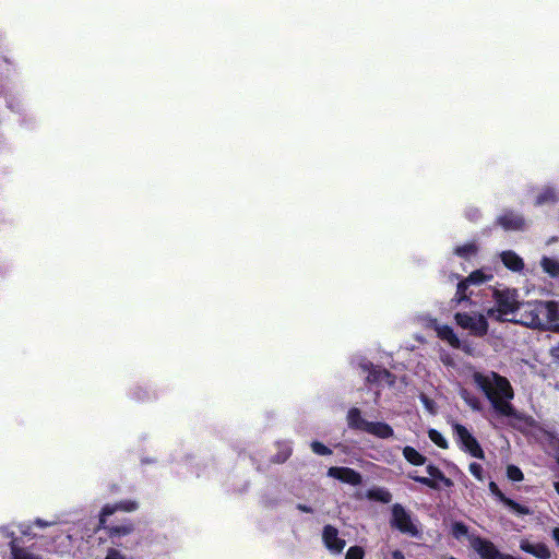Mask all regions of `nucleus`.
I'll return each instance as SVG.
<instances>
[{
    "mask_svg": "<svg viewBox=\"0 0 559 559\" xmlns=\"http://www.w3.org/2000/svg\"><path fill=\"white\" fill-rule=\"evenodd\" d=\"M490 492L504 506L510 508L513 512L520 515H528L532 513L531 509L526 506L520 504L519 502L508 498L499 488V486L495 481L489 483Z\"/></svg>",
    "mask_w": 559,
    "mask_h": 559,
    "instance_id": "nucleus-14",
    "label": "nucleus"
},
{
    "mask_svg": "<svg viewBox=\"0 0 559 559\" xmlns=\"http://www.w3.org/2000/svg\"><path fill=\"white\" fill-rule=\"evenodd\" d=\"M105 559H127V558L116 548H109Z\"/></svg>",
    "mask_w": 559,
    "mask_h": 559,
    "instance_id": "nucleus-36",
    "label": "nucleus"
},
{
    "mask_svg": "<svg viewBox=\"0 0 559 559\" xmlns=\"http://www.w3.org/2000/svg\"><path fill=\"white\" fill-rule=\"evenodd\" d=\"M426 472L430 477L419 476L417 475V472H409L407 477L433 490L440 489L439 483H441L445 488L454 486L453 480L447 477L438 466L430 463L426 466Z\"/></svg>",
    "mask_w": 559,
    "mask_h": 559,
    "instance_id": "nucleus-6",
    "label": "nucleus"
},
{
    "mask_svg": "<svg viewBox=\"0 0 559 559\" xmlns=\"http://www.w3.org/2000/svg\"><path fill=\"white\" fill-rule=\"evenodd\" d=\"M557 202V194L554 188H544L535 199V205L554 204Z\"/></svg>",
    "mask_w": 559,
    "mask_h": 559,
    "instance_id": "nucleus-21",
    "label": "nucleus"
},
{
    "mask_svg": "<svg viewBox=\"0 0 559 559\" xmlns=\"http://www.w3.org/2000/svg\"><path fill=\"white\" fill-rule=\"evenodd\" d=\"M492 278V275L489 274H485L481 270H476V271H473L467 277H465L464 280L469 284V285H479V284H483L485 282H488Z\"/></svg>",
    "mask_w": 559,
    "mask_h": 559,
    "instance_id": "nucleus-27",
    "label": "nucleus"
},
{
    "mask_svg": "<svg viewBox=\"0 0 559 559\" xmlns=\"http://www.w3.org/2000/svg\"><path fill=\"white\" fill-rule=\"evenodd\" d=\"M436 332L438 337L447 342L452 348L462 349L466 354H471L469 346L467 344L462 343V341L457 337V335L454 333L453 329L450 325L443 324L437 326Z\"/></svg>",
    "mask_w": 559,
    "mask_h": 559,
    "instance_id": "nucleus-15",
    "label": "nucleus"
},
{
    "mask_svg": "<svg viewBox=\"0 0 559 559\" xmlns=\"http://www.w3.org/2000/svg\"><path fill=\"white\" fill-rule=\"evenodd\" d=\"M550 356L555 359V360H559V344L556 345V346H552L550 348Z\"/></svg>",
    "mask_w": 559,
    "mask_h": 559,
    "instance_id": "nucleus-39",
    "label": "nucleus"
},
{
    "mask_svg": "<svg viewBox=\"0 0 559 559\" xmlns=\"http://www.w3.org/2000/svg\"><path fill=\"white\" fill-rule=\"evenodd\" d=\"M11 559H43L40 556L20 547L15 540L10 542Z\"/></svg>",
    "mask_w": 559,
    "mask_h": 559,
    "instance_id": "nucleus-22",
    "label": "nucleus"
},
{
    "mask_svg": "<svg viewBox=\"0 0 559 559\" xmlns=\"http://www.w3.org/2000/svg\"><path fill=\"white\" fill-rule=\"evenodd\" d=\"M366 432L380 439H389L394 435L393 428L383 421H369Z\"/></svg>",
    "mask_w": 559,
    "mask_h": 559,
    "instance_id": "nucleus-17",
    "label": "nucleus"
},
{
    "mask_svg": "<svg viewBox=\"0 0 559 559\" xmlns=\"http://www.w3.org/2000/svg\"><path fill=\"white\" fill-rule=\"evenodd\" d=\"M477 251L478 247L474 242L464 243L454 248V254L463 259L475 255Z\"/></svg>",
    "mask_w": 559,
    "mask_h": 559,
    "instance_id": "nucleus-26",
    "label": "nucleus"
},
{
    "mask_svg": "<svg viewBox=\"0 0 559 559\" xmlns=\"http://www.w3.org/2000/svg\"><path fill=\"white\" fill-rule=\"evenodd\" d=\"M369 421L361 416V411L352 407L347 413V425L350 429L366 432Z\"/></svg>",
    "mask_w": 559,
    "mask_h": 559,
    "instance_id": "nucleus-18",
    "label": "nucleus"
},
{
    "mask_svg": "<svg viewBox=\"0 0 559 559\" xmlns=\"http://www.w3.org/2000/svg\"><path fill=\"white\" fill-rule=\"evenodd\" d=\"M299 511L305 513H312L313 509L307 504L298 503L296 507Z\"/></svg>",
    "mask_w": 559,
    "mask_h": 559,
    "instance_id": "nucleus-38",
    "label": "nucleus"
},
{
    "mask_svg": "<svg viewBox=\"0 0 559 559\" xmlns=\"http://www.w3.org/2000/svg\"><path fill=\"white\" fill-rule=\"evenodd\" d=\"M468 469L477 480H484V468L479 463L472 462L468 466Z\"/></svg>",
    "mask_w": 559,
    "mask_h": 559,
    "instance_id": "nucleus-35",
    "label": "nucleus"
},
{
    "mask_svg": "<svg viewBox=\"0 0 559 559\" xmlns=\"http://www.w3.org/2000/svg\"><path fill=\"white\" fill-rule=\"evenodd\" d=\"M554 488H555L556 492L559 495V481L554 483Z\"/></svg>",
    "mask_w": 559,
    "mask_h": 559,
    "instance_id": "nucleus-42",
    "label": "nucleus"
},
{
    "mask_svg": "<svg viewBox=\"0 0 559 559\" xmlns=\"http://www.w3.org/2000/svg\"><path fill=\"white\" fill-rule=\"evenodd\" d=\"M551 536H552L554 540L557 543V545L559 546V527H555L552 530Z\"/></svg>",
    "mask_w": 559,
    "mask_h": 559,
    "instance_id": "nucleus-41",
    "label": "nucleus"
},
{
    "mask_svg": "<svg viewBox=\"0 0 559 559\" xmlns=\"http://www.w3.org/2000/svg\"><path fill=\"white\" fill-rule=\"evenodd\" d=\"M365 550L360 546H352L348 548L345 559H364Z\"/></svg>",
    "mask_w": 559,
    "mask_h": 559,
    "instance_id": "nucleus-34",
    "label": "nucleus"
},
{
    "mask_svg": "<svg viewBox=\"0 0 559 559\" xmlns=\"http://www.w3.org/2000/svg\"><path fill=\"white\" fill-rule=\"evenodd\" d=\"M454 439L459 448L476 459H485L484 450L481 449L477 439L469 432V430L462 424L455 423L452 425Z\"/></svg>",
    "mask_w": 559,
    "mask_h": 559,
    "instance_id": "nucleus-5",
    "label": "nucleus"
},
{
    "mask_svg": "<svg viewBox=\"0 0 559 559\" xmlns=\"http://www.w3.org/2000/svg\"><path fill=\"white\" fill-rule=\"evenodd\" d=\"M362 368L368 371L367 382L368 383H379L381 381H385L389 385H393L395 383L396 377L385 368H381L379 366H374L373 364L364 365Z\"/></svg>",
    "mask_w": 559,
    "mask_h": 559,
    "instance_id": "nucleus-13",
    "label": "nucleus"
},
{
    "mask_svg": "<svg viewBox=\"0 0 559 559\" xmlns=\"http://www.w3.org/2000/svg\"><path fill=\"white\" fill-rule=\"evenodd\" d=\"M480 216V212L477 210V209H471L466 212V217L469 219V221H477L478 217Z\"/></svg>",
    "mask_w": 559,
    "mask_h": 559,
    "instance_id": "nucleus-37",
    "label": "nucleus"
},
{
    "mask_svg": "<svg viewBox=\"0 0 559 559\" xmlns=\"http://www.w3.org/2000/svg\"><path fill=\"white\" fill-rule=\"evenodd\" d=\"M543 271L551 277H559V262L555 259L544 257L540 261Z\"/></svg>",
    "mask_w": 559,
    "mask_h": 559,
    "instance_id": "nucleus-24",
    "label": "nucleus"
},
{
    "mask_svg": "<svg viewBox=\"0 0 559 559\" xmlns=\"http://www.w3.org/2000/svg\"><path fill=\"white\" fill-rule=\"evenodd\" d=\"M501 261L504 266L513 272H521L524 269L523 259L512 250L503 251L501 254Z\"/></svg>",
    "mask_w": 559,
    "mask_h": 559,
    "instance_id": "nucleus-19",
    "label": "nucleus"
},
{
    "mask_svg": "<svg viewBox=\"0 0 559 559\" xmlns=\"http://www.w3.org/2000/svg\"><path fill=\"white\" fill-rule=\"evenodd\" d=\"M391 527L413 537L419 536V530L413 523L411 513L400 503H394L391 509Z\"/></svg>",
    "mask_w": 559,
    "mask_h": 559,
    "instance_id": "nucleus-7",
    "label": "nucleus"
},
{
    "mask_svg": "<svg viewBox=\"0 0 559 559\" xmlns=\"http://www.w3.org/2000/svg\"><path fill=\"white\" fill-rule=\"evenodd\" d=\"M322 540L324 546L335 554H341L345 548L346 542L338 537V531L335 526L326 524L322 531Z\"/></svg>",
    "mask_w": 559,
    "mask_h": 559,
    "instance_id": "nucleus-11",
    "label": "nucleus"
},
{
    "mask_svg": "<svg viewBox=\"0 0 559 559\" xmlns=\"http://www.w3.org/2000/svg\"><path fill=\"white\" fill-rule=\"evenodd\" d=\"M138 509V503L132 500H123L115 504H105L99 514V527L107 531L110 538L127 536L134 531V524L128 521L122 524L107 525V518L116 511L132 512Z\"/></svg>",
    "mask_w": 559,
    "mask_h": 559,
    "instance_id": "nucleus-2",
    "label": "nucleus"
},
{
    "mask_svg": "<svg viewBox=\"0 0 559 559\" xmlns=\"http://www.w3.org/2000/svg\"><path fill=\"white\" fill-rule=\"evenodd\" d=\"M539 306L540 301L520 302V308L515 312L519 314V319L513 321L527 328L542 330L544 328V319L542 318V308Z\"/></svg>",
    "mask_w": 559,
    "mask_h": 559,
    "instance_id": "nucleus-8",
    "label": "nucleus"
},
{
    "mask_svg": "<svg viewBox=\"0 0 559 559\" xmlns=\"http://www.w3.org/2000/svg\"><path fill=\"white\" fill-rule=\"evenodd\" d=\"M496 225L504 230H522L525 227V219L513 211H504L497 217Z\"/></svg>",
    "mask_w": 559,
    "mask_h": 559,
    "instance_id": "nucleus-12",
    "label": "nucleus"
},
{
    "mask_svg": "<svg viewBox=\"0 0 559 559\" xmlns=\"http://www.w3.org/2000/svg\"><path fill=\"white\" fill-rule=\"evenodd\" d=\"M520 549L538 559H550L551 557L550 549L544 543L532 544L527 539H523L520 543Z\"/></svg>",
    "mask_w": 559,
    "mask_h": 559,
    "instance_id": "nucleus-16",
    "label": "nucleus"
},
{
    "mask_svg": "<svg viewBox=\"0 0 559 559\" xmlns=\"http://www.w3.org/2000/svg\"><path fill=\"white\" fill-rule=\"evenodd\" d=\"M403 456L409 464L414 466H423L427 462V457L411 445L403 448Z\"/></svg>",
    "mask_w": 559,
    "mask_h": 559,
    "instance_id": "nucleus-20",
    "label": "nucleus"
},
{
    "mask_svg": "<svg viewBox=\"0 0 559 559\" xmlns=\"http://www.w3.org/2000/svg\"><path fill=\"white\" fill-rule=\"evenodd\" d=\"M558 464H559V460H558Z\"/></svg>",
    "mask_w": 559,
    "mask_h": 559,
    "instance_id": "nucleus-44",
    "label": "nucleus"
},
{
    "mask_svg": "<svg viewBox=\"0 0 559 559\" xmlns=\"http://www.w3.org/2000/svg\"><path fill=\"white\" fill-rule=\"evenodd\" d=\"M328 476L352 486H359L362 483V476L359 472L345 466L330 467L328 469Z\"/></svg>",
    "mask_w": 559,
    "mask_h": 559,
    "instance_id": "nucleus-10",
    "label": "nucleus"
},
{
    "mask_svg": "<svg viewBox=\"0 0 559 559\" xmlns=\"http://www.w3.org/2000/svg\"><path fill=\"white\" fill-rule=\"evenodd\" d=\"M310 447H311V450L318 455L325 456V455L332 454V450L320 441H317V440L312 441Z\"/></svg>",
    "mask_w": 559,
    "mask_h": 559,
    "instance_id": "nucleus-33",
    "label": "nucleus"
},
{
    "mask_svg": "<svg viewBox=\"0 0 559 559\" xmlns=\"http://www.w3.org/2000/svg\"><path fill=\"white\" fill-rule=\"evenodd\" d=\"M492 297L495 299L496 307L488 309L487 316L498 322L506 321V316L515 313L520 308L518 292L515 289H495Z\"/></svg>",
    "mask_w": 559,
    "mask_h": 559,
    "instance_id": "nucleus-3",
    "label": "nucleus"
},
{
    "mask_svg": "<svg viewBox=\"0 0 559 559\" xmlns=\"http://www.w3.org/2000/svg\"><path fill=\"white\" fill-rule=\"evenodd\" d=\"M292 455V449L288 445H280L278 452L272 457L271 462L281 464L286 462Z\"/></svg>",
    "mask_w": 559,
    "mask_h": 559,
    "instance_id": "nucleus-31",
    "label": "nucleus"
},
{
    "mask_svg": "<svg viewBox=\"0 0 559 559\" xmlns=\"http://www.w3.org/2000/svg\"><path fill=\"white\" fill-rule=\"evenodd\" d=\"M391 556H392V559H405V556H404L403 551L399 550V549L393 550L391 552Z\"/></svg>",
    "mask_w": 559,
    "mask_h": 559,
    "instance_id": "nucleus-40",
    "label": "nucleus"
},
{
    "mask_svg": "<svg viewBox=\"0 0 559 559\" xmlns=\"http://www.w3.org/2000/svg\"><path fill=\"white\" fill-rule=\"evenodd\" d=\"M460 395L473 411H481L483 406L480 400L468 390L462 389Z\"/></svg>",
    "mask_w": 559,
    "mask_h": 559,
    "instance_id": "nucleus-25",
    "label": "nucleus"
},
{
    "mask_svg": "<svg viewBox=\"0 0 559 559\" xmlns=\"http://www.w3.org/2000/svg\"><path fill=\"white\" fill-rule=\"evenodd\" d=\"M542 318L544 319V328L542 331H550L559 333V306L556 301H542Z\"/></svg>",
    "mask_w": 559,
    "mask_h": 559,
    "instance_id": "nucleus-9",
    "label": "nucleus"
},
{
    "mask_svg": "<svg viewBox=\"0 0 559 559\" xmlns=\"http://www.w3.org/2000/svg\"><path fill=\"white\" fill-rule=\"evenodd\" d=\"M454 321L461 329L468 331L469 335L484 337L488 333L489 324L486 317L477 312H456Z\"/></svg>",
    "mask_w": 559,
    "mask_h": 559,
    "instance_id": "nucleus-4",
    "label": "nucleus"
},
{
    "mask_svg": "<svg viewBox=\"0 0 559 559\" xmlns=\"http://www.w3.org/2000/svg\"><path fill=\"white\" fill-rule=\"evenodd\" d=\"M473 381L483 391L499 416L519 418L515 407L511 404V400L514 399V390L506 377L495 371H491L490 374L476 371L473 373Z\"/></svg>",
    "mask_w": 559,
    "mask_h": 559,
    "instance_id": "nucleus-1",
    "label": "nucleus"
},
{
    "mask_svg": "<svg viewBox=\"0 0 559 559\" xmlns=\"http://www.w3.org/2000/svg\"><path fill=\"white\" fill-rule=\"evenodd\" d=\"M469 287V284L462 280L456 287V293L452 301H455L456 304H460L462 301L469 300V296L467 295V289Z\"/></svg>",
    "mask_w": 559,
    "mask_h": 559,
    "instance_id": "nucleus-28",
    "label": "nucleus"
},
{
    "mask_svg": "<svg viewBox=\"0 0 559 559\" xmlns=\"http://www.w3.org/2000/svg\"><path fill=\"white\" fill-rule=\"evenodd\" d=\"M37 524L40 526H45L46 524L41 520H37Z\"/></svg>",
    "mask_w": 559,
    "mask_h": 559,
    "instance_id": "nucleus-43",
    "label": "nucleus"
},
{
    "mask_svg": "<svg viewBox=\"0 0 559 559\" xmlns=\"http://www.w3.org/2000/svg\"><path fill=\"white\" fill-rule=\"evenodd\" d=\"M428 437L439 448L444 449V450L449 448V443H448L447 439L437 429H432V428L429 429Z\"/></svg>",
    "mask_w": 559,
    "mask_h": 559,
    "instance_id": "nucleus-29",
    "label": "nucleus"
},
{
    "mask_svg": "<svg viewBox=\"0 0 559 559\" xmlns=\"http://www.w3.org/2000/svg\"><path fill=\"white\" fill-rule=\"evenodd\" d=\"M507 476L512 481H521L524 478L523 472L515 465H508Z\"/></svg>",
    "mask_w": 559,
    "mask_h": 559,
    "instance_id": "nucleus-32",
    "label": "nucleus"
},
{
    "mask_svg": "<svg viewBox=\"0 0 559 559\" xmlns=\"http://www.w3.org/2000/svg\"><path fill=\"white\" fill-rule=\"evenodd\" d=\"M367 497L371 500L389 503L392 500V493L385 488H373L368 490Z\"/></svg>",
    "mask_w": 559,
    "mask_h": 559,
    "instance_id": "nucleus-23",
    "label": "nucleus"
},
{
    "mask_svg": "<svg viewBox=\"0 0 559 559\" xmlns=\"http://www.w3.org/2000/svg\"><path fill=\"white\" fill-rule=\"evenodd\" d=\"M451 534L454 538L460 539L468 534V526L461 521H456L451 525Z\"/></svg>",
    "mask_w": 559,
    "mask_h": 559,
    "instance_id": "nucleus-30",
    "label": "nucleus"
}]
</instances>
